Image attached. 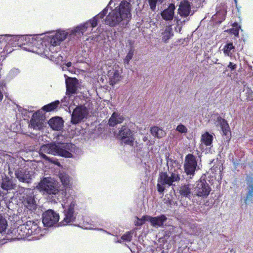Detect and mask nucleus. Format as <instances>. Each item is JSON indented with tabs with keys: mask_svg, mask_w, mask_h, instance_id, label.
Wrapping results in <instances>:
<instances>
[{
	"mask_svg": "<svg viewBox=\"0 0 253 253\" xmlns=\"http://www.w3.org/2000/svg\"><path fill=\"white\" fill-rule=\"evenodd\" d=\"M64 139L62 135H58L55 142L42 145L39 150L40 155L44 159L49 161L45 153L53 155H58L66 158H71L72 154L70 151L74 148L75 145L70 143L61 142Z\"/></svg>",
	"mask_w": 253,
	"mask_h": 253,
	"instance_id": "nucleus-1",
	"label": "nucleus"
},
{
	"mask_svg": "<svg viewBox=\"0 0 253 253\" xmlns=\"http://www.w3.org/2000/svg\"><path fill=\"white\" fill-rule=\"evenodd\" d=\"M36 189L43 194L53 199L54 202H60L62 198L69 195L66 190H61L58 184L53 178L49 177L43 178L36 186Z\"/></svg>",
	"mask_w": 253,
	"mask_h": 253,
	"instance_id": "nucleus-2",
	"label": "nucleus"
},
{
	"mask_svg": "<svg viewBox=\"0 0 253 253\" xmlns=\"http://www.w3.org/2000/svg\"><path fill=\"white\" fill-rule=\"evenodd\" d=\"M131 4L125 0L122 1L119 7H115L104 19L106 25L111 27H116L122 21H129L131 17Z\"/></svg>",
	"mask_w": 253,
	"mask_h": 253,
	"instance_id": "nucleus-3",
	"label": "nucleus"
},
{
	"mask_svg": "<svg viewBox=\"0 0 253 253\" xmlns=\"http://www.w3.org/2000/svg\"><path fill=\"white\" fill-rule=\"evenodd\" d=\"M61 203L64 210V217L63 220L59 223V226H64L75 221L76 214L75 209L76 205V202L73 197L71 195H68L59 202Z\"/></svg>",
	"mask_w": 253,
	"mask_h": 253,
	"instance_id": "nucleus-4",
	"label": "nucleus"
},
{
	"mask_svg": "<svg viewBox=\"0 0 253 253\" xmlns=\"http://www.w3.org/2000/svg\"><path fill=\"white\" fill-rule=\"evenodd\" d=\"M40 221L38 220H29L25 224L20 225L17 231L19 235V238L25 239L29 236H33L32 240H38L42 235L41 228L39 226Z\"/></svg>",
	"mask_w": 253,
	"mask_h": 253,
	"instance_id": "nucleus-5",
	"label": "nucleus"
},
{
	"mask_svg": "<svg viewBox=\"0 0 253 253\" xmlns=\"http://www.w3.org/2000/svg\"><path fill=\"white\" fill-rule=\"evenodd\" d=\"M180 177L177 171L169 172V174L166 172H162L159 174L157 185L158 191L162 193L164 191L166 187L173 185L174 182L178 181Z\"/></svg>",
	"mask_w": 253,
	"mask_h": 253,
	"instance_id": "nucleus-6",
	"label": "nucleus"
},
{
	"mask_svg": "<svg viewBox=\"0 0 253 253\" xmlns=\"http://www.w3.org/2000/svg\"><path fill=\"white\" fill-rule=\"evenodd\" d=\"M197 166L195 157L191 154L187 155L185 157L184 168L185 172L190 178L194 175Z\"/></svg>",
	"mask_w": 253,
	"mask_h": 253,
	"instance_id": "nucleus-7",
	"label": "nucleus"
},
{
	"mask_svg": "<svg viewBox=\"0 0 253 253\" xmlns=\"http://www.w3.org/2000/svg\"><path fill=\"white\" fill-rule=\"evenodd\" d=\"M68 35V32L65 31H58L55 34L49 36L47 41L50 42L49 49L50 50L55 46L59 45L61 42L64 41Z\"/></svg>",
	"mask_w": 253,
	"mask_h": 253,
	"instance_id": "nucleus-8",
	"label": "nucleus"
},
{
	"mask_svg": "<svg viewBox=\"0 0 253 253\" xmlns=\"http://www.w3.org/2000/svg\"><path fill=\"white\" fill-rule=\"evenodd\" d=\"M59 215L52 210H49L42 214V223L46 227H51L57 223Z\"/></svg>",
	"mask_w": 253,
	"mask_h": 253,
	"instance_id": "nucleus-9",
	"label": "nucleus"
},
{
	"mask_svg": "<svg viewBox=\"0 0 253 253\" xmlns=\"http://www.w3.org/2000/svg\"><path fill=\"white\" fill-rule=\"evenodd\" d=\"M211 191L210 186L205 179L198 181L194 188L195 195L199 197H207Z\"/></svg>",
	"mask_w": 253,
	"mask_h": 253,
	"instance_id": "nucleus-10",
	"label": "nucleus"
},
{
	"mask_svg": "<svg viewBox=\"0 0 253 253\" xmlns=\"http://www.w3.org/2000/svg\"><path fill=\"white\" fill-rule=\"evenodd\" d=\"M25 41L28 39V41L30 42L32 44L33 46H37L38 45H41L42 47L44 49L43 51L41 50V53H43L46 56L50 57L51 58H54L55 55L54 54H56L57 53V51L55 47L53 49H51V50H49V47L48 49H44L43 46V41H42V39H39L38 37L34 38L32 37L30 38V37L26 38L25 37Z\"/></svg>",
	"mask_w": 253,
	"mask_h": 253,
	"instance_id": "nucleus-11",
	"label": "nucleus"
},
{
	"mask_svg": "<svg viewBox=\"0 0 253 253\" xmlns=\"http://www.w3.org/2000/svg\"><path fill=\"white\" fill-rule=\"evenodd\" d=\"M44 121V117L42 112H35L33 114L29 126L36 130L42 128Z\"/></svg>",
	"mask_w": 253,
	"mask_h": 253,
	"instance_id": "nucleus-12",
	"label": "nucleus"
},
{
	"mask_svg": "<svg viewBox=\"0 0 253 253\" xmlns=\"http://www.w3.org/2000/svg\"><path fill=\"white\" fill-rule=\"evenodd\" d=\"M86 102L85 100L76 97L71 103H69L68 111H88L87 107L85 106Z\"/></svg>",
	"mask_w": 253,
	"mask_h": 253,
	"instance_id": "nucleus-13",
	"label": "nucleus"
},
{
	"mask_svg": "<svg viewBox=\"0 0 253 253\" xmlns=\"http://www.w3.org/2000/svg\"><path fill=\"white\" fill-rule=\"evenodd\" d=\"M119 136L121 139V143L125 144L132 145L133 143V138L132 132L127 127H122L119 132Z\"/></svg>",
	"mask_w": 253,
	"mask_h": 253,
	"instance_id": "nucleus-14",
	"label": "nucleus"
},
{
	"mask_svg": "<svg viewBox=\"0 0 253 253\" xmlns=\"http://www.w3.org/2000/svg\"><path fill=\"white\" fill-rule=\"evenodd\" d=\"M78 80L76 78H69L66 80V94L71 95L77 92Z\"/></svg>",
	"mask_w": 253,
	"mask_h": 253,
	"instance_id": "nucleus-15",
	"label": "nucleus"
},
{
	"mask_svg": "<svg viewBox=\"0 0 253 253\" xmlns=\"http://www.w3.org/2000/svg\"><path fill=\"white\" fill-rule=\"evenodd\" d=\"M191 9L190 3L187 0H182L180 2L178 13L181 17L185 18L190 15Z\"/></svg>",
	"mask_w": 253,
	"mask_h": 253,
	"instance_id": "nucleus-16",
	"label": "nucleus"
},
{
	"mask_svg": "<svg viewBox=\"0 0 253 253\" xmlns=\"http://www.w3.org/2000/svg\"><path fill=\"white\" fill-rule=\"evenodd\" d=\"M1 188L7 192L15 189L16 184L13 179L7 176L2 177L0 183Z\"/></svg>",
	"mask_w": 253,
	"mask_h": 253,
	"instance_id": "nucleus-17",
	"label": "nucleus"
},
{
	"mask_svg": "<svg viewBox=\"0 0 253 253\" xmlns=\"http://www.w3.org/2000/svg\"><path fill=\"white\" fill-rule=\"evenodd\" d=\"M107 76L109 78V84L112 86L117 84L122 78L119 71L114 68L108 71Z\"/></svg>",
	"mask_w": 253,
	"mask_h": 253,
	"instance_id": "nucleus-18",
	"label": "nucleus"
},
{
	"mask_svg": "<svg viewBox=\"0 0 253 253\" xmlns=\"http://www.w3.org/2000/svg\"><path fill=\"white\" fill-rule=\"evenodd\" d=\"M175 9L174 4L170 3L167 8L161 12V15L162 18L165 21L172 20L174 17Z\"/></svg>",
	"mask_w": 253,
	"mask_h": 253,
	"instance_id": "nucleus-19",
	"label": "nucleus"
},
{
	"mask_svg": "<svg viewBox=\"0 0 253 253\" xmlns=\"http://www.w3.org/2000/svg\"><path fill=\"white\" fill-rule=\"evenodd\" d=\"M16 177L20 181L22 182H29L31 179V175L29 171L23 169H18L15 172Z\"/></svg>",
	"mask_w": 253,
	"mask_h": 253,
	"instance_id": "nucleus-20",
	"label": "nucleus"
},
{
	"mask_svg": "<svg viewBox=\"0 0 253 253\" xmlns=\"http://www.w3.org/2000/svg\"><path fill=\"white\" fill-rule=\"evenodd\" d=\"M215 123L217 126H220L224 135L228 137L230 136L231 132L230 127L227 121L225 119H222L220 117H217Z\"/></svg>",
	"mask_w": 253,
	"mask_h": 253,
	"instance_id": "nucleus-21",
	"label": "nucleus"
},
{
	"mask_svg": "<svg viewBox=\"0 0 253 253\" xmlns=\"http://www.w3.org/2000/svg\"><path fill=\"white\" fill-rule=\"evenodd\" d=\"M147 218V221H149L154 227L157 228L163 226L167 220V217L164 215L154 217L148 216Z\"/></svg>",
	"mask_w": 253,
	"mask_h": 253,
	"instance_id": "nucleus-22",
	"label": "nucleus"
},
{
	"mask_svg": "<svg viewBox=\"0 0 253 253\" xmlns=\"http://www.w3.org/2000/svg\"><path fill=\"white\" fill-rule=\"evenodd\" d=\"M48 124L52 129L59 130L63 127V121L62 118L57 117L50 119L48 121Z\"/></svg>",
	"mask_w": 253,
	"mask_h": 253,
	"instance_id": "nucleus-23",
	"label": "nucleus"
},
{
	"mask_svg": "<svg viewBox=\"0 0 253 253\" xmlns=\"http://www.w3.org/2000/svg\"><path fill=\"white\" fill-rule=\"evenodd\" d=\"M124 118L120 112H114L109 121L110 126H114L118 124H120L124 121Z\"/></svg>",
	"mask_w": 253,
	"mask_h": 253,
	"instance_id": "nucleus-24",
	"label": "nucleus"
},
{
	"mask_svg": "<svg viewBox=\"0 0 253 253\" xmlns=\"http://www.w3.org/2000/svg\"><path fill=\"white\" fill-rule=\"evenodd\" d=\"M59 178H60L63 187L65 188V189H64V190H66V188H70L72 186V179L66 173L64 172H60L59 174ZM66 192H67L66 191Z\"/></svg>",
	"mask_w": 253,
	"mask_h": 253,
	"instance_id": "nucleus-25",
	"label": "nucleus"
},
{
	"mask_svg": "<svg viewBox=\"0 0 253 253\" xmlns=\"http://www.w3.org/2000/svg\"><path fill=\"white\" fill-rule=\"evenodd\" d=\"M87 112H73L71 115V122L77 124L81 122L87 116Z\"/></svg>",
	"mask_w": 253,
	"mask_h": 253,
	"instance_id": "nucleus-26",
	"label": "nucleus"
},
{
	"mask_svg": "<svg viewBox=\"0 0 253 253\" xmlns=\"http://www.w3.org/2000/svg\"><path fill=\"white\" fill-rule=\"evenodd\" d=\"M22 203L24 207L29 210L33 211L36 209V202L34 197L32 195L26 197L22 201Z\"/></svg>",
	"mask_w": 253,
	"mask_h": 253,
	"instance_id": "nucleus-27",
	"label": "nucleus"
},
{
	"mask_svg": "<svg viewBox=\"0 0 253 253\" xmlns=\"http://www.w3.org/2000/svg\"><path fill=\"white\" fill-rule=\"evenodd\" d=\"M162 41L167 43L169 40L173 36L172 29L171 26H167L163 32L162 33Z\"/></svg>",
	"mask_w": 253,
	"mask_h": 253,
	"instance_id": "nucleus-28",
	"label": "nucleus"
},
{
	"mask_svg": "<svg viewBox=\"0 0 253 253\" xmlns=\"http://www.w3.org/2000/svg\"><path fill=\"white\" fill-rule=\"evenodd\" d=\"M60 101L59 100H56L53 101L50 103H49L47 105L43 106L42 108L41 111H55L56 109L58 108V106L60 105ZM37 111H40V110H37Z\"/></svg>",
	"mask_w": 253,
	"mask_h": 253,
	"instance_id": "nucleus-29",
	"label": "nucleus"
},
{
	"mask_svg": "<svg viewBox=\"0 0 253 253\" xmlns=\"http://www.w3.org/2000/svg\"><path fill=\"white\" fill-rule=\"evenodd\" d=\"M235 46L232 42L227 43L223 47V51L225 56L231 57L234 52Z\"/></svg>",
	"mask_w": 253,
	"mask_h": 253,
	"instance_id": "nucleus-30",
	"label": "nucleus"
},
{
	"mask_svg": "<svg viewBox=\"0 0 253 253\" xmlns=\"http://www.w3.org/2000/svg\"><path fill=\"white\" fill-rule=\"evenodd\" d=\"M213 137L208 132H206L202 135L201 141L206 146L211 145Z\"/></svg>",
	"mask_w": 253,
	"mask_h": 253,
	"instance_id": "nucleus-31",
	"label": "nucleus"
},
{
	"mask_svg": "<svg viewBox=\"0 0 253 253\" xmlns=\"http://www.w3.org/2000/svg\"><path fill=\"white\" fill-rule=\"evenodd\" d=\"M152 134L157 138H162L165 135L164 131L157 126H154L151 128Z\"/></svg>",
	"mask_w": 253,
	"mask_h": 253,
	"instance_id": "nucleus-32",
	"label": "nucleus"
},
{
	"mask_svg": "<svg viewBox=\"0 0 253 253\" xmlns=\"http://www.w3.org/2000/svg\"><path fill=\"white\" fill-rule=\"evenodd\" d=\"M180 193L181 195L189 197L191 194V188L189 185H182L180 189Z\"/></svg>",
	"mask_w": 253,
	"mask_h": 253,
	"instance_id": "nucleus-33",
	"label": "nucleus"
},
{
	"mask_svg": "<svg viewBox=\"0 0 253 253\" xmlns=\"http://www.w3.org/2000/svg\"><path fill=\"white\" fill-rule=\"evenodd\" d=\"M132 235L131 232H127L123 235L121 239L117 241V243H122L124 242H130L131 240Z\"/></svg>",
	"mask_w": 253,
	"mask_h": 253,
	"instance_id": "nucleus-34",
	"label": "nucleus"
},
{
	"mask_svg": "<svg viewBox=\"0 0 253 253\" xmlns=\"http://www.w3.org/2000/svg\"><path fill=\"white\" fill-rule=\"evenodd\" d=\"M248 184L249 187V191L245 200L246 203L248 200L253 197V180H249L248 182Z\"/></svg>",
	"mask_w": 253,
	"mask_h": 253,
	"instance_id": "nucleus-35",
	"label": "nucleus"
},
{
	"mask_svg": "<svg viewBox=\"0 0 253 253\" xmlns=\"http://www.w3.org/2000/svg\"><path fill=\"white\" fill-rule=\"evenodd\" d=\"M8 224L7 220L2 216H0V234L5 231Z\"/></svg>",
	"mask_w": 253,
	"mask_h": 253,
	"instance_id": "nucleus-36",
	"label": "nucleus"
},
{
	"mask_svg": "<svg viewBox=\"0 0 253 253\" xmlns=\"http://www.w3.org/2000/svg\"><path fill=\"white\" fill-rule=\"evenodd\" d=\"M69 101L70 99L66 97H64L61 100L60 104L61 107L64 109L65 111H67V109H68L70 103Z\"/></svg>",
	"mask_w": 253,
	"mask_h": 253,
	"instance_id": "nucleus-37",
	"label": "nucleus"
},
{
	"mask_svg": "<svg viewBox=\"0 0 253 253\" xmlns=\"http://www.w3.org/2000/svg\"><path fill=\"white\" fill-rule=\"evenodd\" d=\"M134 54V49L130 48L128 51L127 55L124 59V62L125 64H128L129 61L132 58Z\"/></svg>",
	"mask_w": 253,
	"mask_h": 253,
	"instance_id": "nucleus-38",
	"label": "nucleus"
},
{
	"mask_svg": "<svg viewBox=\"0 0 253 253\" xmlns=\"http://www.w3.org/2000/svg\"><path fill=\"white\" fill-rule=\"evenodd\" d=\"M244 91H245V96L246 98H245V100H248V101H253V90L250 88H247L246 89H245Z\"/></svg>",
	"mask_w": 253,
	"mask_h": 253,
	"instance_id": "nucleus-39",
	"label": "nucleus"
},
{
	"mask_svg": "<svg viewBox=\"0 0 253 253\" xmlns=\"http://www.w3.org/2000/svg\"><path fill=\"white\" fill-rule=\"evenodd\" d=\"M148 215L143 216L141 218L136 217V220L134 221V224L136 226H140L143 224L145 221H147Z\"/></svg>",
	"mask_w": 253,
	"mask_h": 253,
	"instance_id": "nucleus-40",
	"label": "nucleus"
},
{
	"mask_svg": "<svg viewBox=\"0 0 253 253\" xmlns=\"http://www.w3.org/2000/svg\"><path fill=\"white\" fill-rule=\"evenodd\" d=\"M148 2L150 9L153 11H155L156 10L157 3H159V0H148Z\"/></svg>",
	"mask_w": 253,
	"mask_h": 253,
	"instance_id": "nucleus-41",
	"label": "nucleus"
},
{
	"mask_svg": "<svg viewBox=\"0 0 253 253\" xmlns=\"http://www.w3.org/2000/svg\"><path fill=\"white\" fill-rule=\"evenodd\" d=\"M227 32L231 34L234 35L236 37H239V29L238 28H232L227 30Z\"/></svg>",
	"mask_w": 253,
	"mask_h": 253,
	"instance_id": "nucleus-42",
	"label": "nucleus"
},
{
	"mask_svg": "<svg viewBox=\"0 0 253 253\" xmlns=\"http://www.w3.org/2000/svg\"><path fill=\"white\" fill-rule=\"evenodd\" d=\"M88 22L89 23V25L90 24L91 28H95L97 26L98 24L97 17L95 16L92 19H90Z\"/></svg>",
	"mask_w": 253,
	"mask_h": 253,
	"instance_id": "nucleus-43",
	"label": "nucleus"
},
{
	"mask_svg": "<svg viewBox=\"0 0 253 253\" xmlns=\"http://www.w3.org/2000/svg\"><path fill=\"white\" fill-rule=\"evenodd\" d=\"M108 12V9L105 8L102 11H101L98 14L96 15L95 16L97 17V19H103L104 17L106 15Z\"/></svg>",
	"mask_w": 253,
	"mask_h": 253,
	"instance_id": "nucleus-44",
	"label": "nucleus"
},
{
	"mask_svg": "<svg viewBox=\"0 0 253 253\" xmlns=\"http://www.w3.org/2000/svg\"><path fill=\"white\" fill-rule=\"evenodd\" d=\"M176 130L180 133H186L187 131V128L183 125H179L176 127Z\"/></svg>",
	"mask_w": 253,
	"mask_h": 253,
	"instance_id": "nucleus-45",
	"label": "nucleus"
},
{
	"mask_svg": "<svg viewBox=\"0 0 253 253\" xmlns=\"http://www.w3.org/2000/svg\"><path fill=\"white\" fill-rule=\"evenodd\" d=\"M82 31V34L86 31L87 29L89 27V23L85 22L83 24L80 25Z\"/></svg>",
	"mask_w": 253,
	"mask_h": 253,
	"instance_id": "nucleus-46",
	"label": "nucleus"
},
{
	"mask_svg": "<svg viewBox=\"0 0 253 253\" xmlns=\"http://www.w3.org/2000/svg\"><path fill=\"white\" fill-rule=\"evenodd\" d=\"M227 67L229 68L231 71H235L236 69L237 66L236 64H234L232 62H230L227 66Z\"/></svg>",
	"mask_w": 253,
	"mask_h": 253,
	"instance_id": "nucleus-47",
	"label": "nucleus"
},
{
	"mask_svg": "<svg viewBox=\"0 0 253 253\" xmlns=\"http://www.w3.org/2000/svg\"><path fill=\"white\" fill-rule=\"evenodd\" d=\"M73 33L76 34V33H82V31L80 25L76 27L73 31Z\"/></svg>",
	"mask_w": 253,
	"mask_h": 253,
	"instance_id": "nucleus-48",
	"label": "nucleus"
},
{
	"mask_svg": "<svg viewBox=\"0 0 253 253\" xmlns=\"http://www.w3.org/2000/svg\"><path fill=\"white\" fill-rule=\"evenodd\" d=\"M232 26L233 27V28H238L239 30L240 29V26H239L237 22H234L232 24Z\"/></svg>",
	"mask_w": 253,
	"mask_h": 253,
	"instance_id": "nucleus-49",
	"label": "nucleus"
},
{
	"mask_svg": "<svg viewBox=\"0 0 253 253\" xmlns=\"http://www.w3.org/2000/svg\"><path fill=\"white\" fill-rule=\"evenodd\" d=\"M71 65H72V63L71 62H68V63H67L66 64V66L68 67H71Z\"/></svg>",
	"mask_w": 253,
	"mask_h": 253,
	"instance_id": "nucleus-50",
	"label": "nucleus"
},
{
	"mask_svg": "<svg viewBox=\"0 0 253 253\" xmlns=\"http://www.w3.org/2000/svg\"><path fill=\"white\" fill-rule=\"evenodd\" d=\"M27 190L29 191V194H33V190L29 189H27Z\"/></svg>",
	"mask_w": 253,
	"mask_h": 253,
	"instance_id": "nucleus-51",
	"label": "nucleus"
},
{
	"mask_svg": "<svg viewBox=\"0 0 253 253\" xmlns=\"http://www.w3.org/2000/svg\"><path fill=\"white\" fill-rule=\"evenodd\" d=\"M147 139H148V138H147V137H146V136H144V137L143 138V140L144 141H147Z\"/></svg>",
	"mask_w": 253,
	"mask_h": 253,
	"instance_id": "nucleus-52",
	"label": "nucleus"
},
{
	"mask_svg": "<svg viewBox=\"0 0 253 253\" xmlns=\"http://www.w3.org/2000/svg\"><path fill=\"white\" fill-rule=\"evenodd\" d=\"M166 0H159V3H163Z\"/></svg>",
	"mask_w": 253,
	"mask_h": 253,
	"instance_id": "nucleus-53",
	"label": "nucleus"
},
{
	"mask_svg": "<svg viewBox=\"0 0 253 253\" xmlns=\"http://www.w3.org/2000/svg\"><path fill=\"white\" fill-rule=\"evenodd\" d=\"M101 230H102L103 232L108 234H110V233H109L108 232H107L106 231L104 230H102V229H100Z\"/></svg>",
	"mask_w": 253,
	"mask_h": 253,
	"instance_id": "nucleus-54",
	"label": "nucleus"
},
{
	"mask_svg": "<svg viewBox=\"0 0 253 253\" xmlns=\"http://www.w3.org/2000/svg\"><path fill=\"white\" fill-rule=\"evenodd\" d=\"M24 38V37H20V39H21V40H23V39Z\"/></svg>",
	"mask_w": 253,
	"mask_h": 253,
	"instance_id": "nucleus-55",
	"label": "nucleus"
},
{
	"mask_svg": "<svg viewBox=\"0 0 253 253\" xmlns=\"http://www.w3.org/2000/svg\"><path fill=\"white\" fill-rule=\"evenodd\" d=\"M10 172H11L10 168V167H9V173L10 174Z\"/></svg>",
	"mask_w": 253,
	"mask_h": 253,
	"instance_id": "nucleus-56",
	"label": "nucleus"
},
{
	"mask_svg": "<svg viewBox=\"0 0 253 253\" xmlns=\"http://www.w3.org/2000/svg\"><path fill=\"white\" fill-rule=\"evenodd\" d=\"M26 43H27V42H26V43H25V42H24V43H22V44H23H23H24V45H25V44H26Z\"/></svg>",
	"mask_w": 253,
	"mask_h": 253,
	"instance_id": "nucleus-57",
	"label": "nucleus"
},
{
	"mask_svg": "<svg viewBox=\"0 0 253 253\" xmlns=\"http://www.w3.org/2000/svg\"><path fill=\"white\" fill-rule=\"evenodd\" d=\"M56 164L57 165H58L59 164V162H57Z\"/></svg>",
	"mask_w": 253,
	"mask_h": 253,
	"instance_id": "nucleus-58",
	"label": "nucleus"
},
{
	"mask_svg": "<svg viewBox=\"0 0 253 253\" xmlns=\"http://www.w3.org/2000/svg\"><path fill=\"white\" fill-rule=\"evenodd\" d=\"M235 3H237V0H234Z\"/></svg>",
	"mask_w": 253,
	"mask_h": 253,
	"instance_id": "nucleus-59",
	"label": "nucleus"
}]
</instances>
